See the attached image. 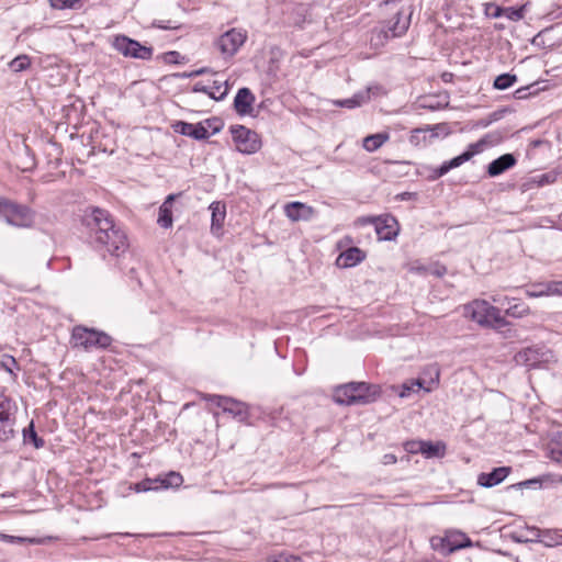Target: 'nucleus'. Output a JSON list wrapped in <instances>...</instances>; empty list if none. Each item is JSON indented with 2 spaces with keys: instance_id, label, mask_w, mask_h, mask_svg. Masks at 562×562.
Segmentation results:
<instances>
[{
  "instance_id": "1",
  "label": "nucleus",
  "mask_w": 562,
  "mask_h": 562,
  "mask_svg": "<svg viewBox=\"0 0 562 562\" xmlns=\"http://www.w3.org/2000/svg\"><path fill=\"white\" fill-rule=\"evenodd\" d=\"M82 225L88 232L90 244L103 256L120 257L128 248L125 232L114 223L111 214L100 207H88L82 215Z\"/></svg>"
},
{
  "instance_id": "2",
  "label": "nucleus",
  "mask_w": 562,
  "mask_h": 562,
  "mask_svg": "<svg viewBox=\"0 0 562 562\" xmlns=\"http://www.w3.org/2000/svg\"><path fill=\"white\" fill-rule=\"evenodd\" d=\"M379 395V386L366 382H350L334 391V401L340 405H363L373 402Z\"/></svg>"
},
{
  "instance_id": "3",
  "label": "nucleus",
  "mask_w": 562,
  "mask_h": 562,
  "mask_svg": "<svg viewBox=\"0 0 562 562\" xmlns=\"http://www.w3.org/2000/svg\"><path fill=\"white\" fill-rule=\"evenodd\" d=\"M463 315L467 318L484 327H505L508 325L501 315V310L491 305L485 300H474L463 306Z\"/></svg>"
},
{
  "instance_id": "4",
  "label": "nucleus",
  "mask_w": 562,
  "mask_h": 562,
  "mask_svg": "<svg viewBox=\"0 0 562 562\" xmlns=\"http://www.w3.org/2000/svg\"><path fill=\"white\" fill-rule=\"evenodd\" d=\"M0 218L12 226L31 227L34 223V212L26 205L0 198Z\"/></svg>"
},
{
  "instance_id": "5",
  "label": "nucleus",
  "mask_w": 562,
  "mask_h": 562,
  "mask_svg": "<svg viewBox=\"0 0 562 562\" xmlns=\"http://www.w3.org/2000/svg\"><path fill=\"white\" fill-rule=\"evenodd\" d=\"M71 340L74 347H81L85 350L105 349L112 342V338L108 334L85 326H76L72 329Z\"/></svg>"
},
{
  "instance_id": "6",
  "label": "nucleus",
  "mask_w": 562,
  "mask_h": 562,
  "mask_svg": "<svg viewBox=\"0 0 562 562\" xmlns=\"http://www.w3.org/2000/svg\"><path fill=\"white\" fill-rule=\"evenodd\" d=\"M112 47L124 57L149 60L153 57V47L144 46L126 35H115L111 41Z\"/></svg>"
},
{
  "instance_id": "7",
  "label": "nucleus",
  "mask_w": 562,
  "mask_h": 562,
  "mask_svg": "<svg viewBox=\"0 0 562 562\" xmlns=\"http://www.w3.org/2000/svg\"><path fill=\"white\" fill-rule=\"evenodd\" d=\"M231 133L237 150L241 154L251 155L261 148V140L255 131L244 125H233Z\"/></svg>"
},
{
  "instance_id": "8",
  "label": "nucleus",
  "mask_w": 562,
  "mask_h": 562,
  "mask_svg": "<svg viewBox=\"0 0 562 562\" xmlns=\"http://www.w3.org/2000/svg\"><path fill=\"white\" fill-rule=\"evenodd\" d=\"M359 222L363 225L373 224L380 240H393L400 232L398 222L391 214L361 217L359 218Z\"/></svg>"
},
{
  "instance_id": "9",
  "label": "nucleus",
  "mask_w": 562,
  "mask_h": 562,
  "mask_svg": "<svg viewBox=\"0 0 562 562\" xmlns=\"http://www.w3.org/2000/svg\"><path fill=\"white\" fill-rule=\"evenodd\" d=\"M247 40V34L243 30L231 29L214 42V46L218 49L223 58L233 57Z\"/></svg>"
},
{
  "instance_id": "10",
  "label": "nucleus",
  "mask_w": 562,
  "mask_h": 562,
  "mask_svg": "<svg viewBox=\"0 0 562 562\" xmlns=\"http://www.w3.org/2000/svg\"><path fill=\"white\" fill-rule=\"evenodd\" d=\"M409 20L404 19L402 12H397L390 21L381 27L373 30L371 41L378 40L382 43L383 40L400 37L407 31Z\"/></svg>"
},
{
  "instance_id": "11",
  "label": "nucleus",
  "mask_w": 562,
  "mask_h": 562,
  "mask_svg": "<svg viewBox=\"0 0 562 562\" xmlns=\"http://www.w3.org/2000/svg\"><path fill=\"white\" fill-rule=\"evenodd\" d=\"M15 405H12L10 400L5 398L0 402V441L7 442L13 439L16 435L15 426Z\"/></svg>"
},
{
  "instance_id": "12",
  "label": "nucleus",
  "mask_w": 562,
  "mask_h": 562,
  "mask_svg": "<svg viewBox=\"0 0 562 562\" xmlns=\"http://www.w3.org/2000/svg\"><path fill=\"white\" fill-rule=\"evenodd\" d=\"M510 472V467L495 468L488 473L482 472L477 475V484L482 487L491 488L502 483Z\"/></svg>"
},
{
  "instance_id": "13",
  "label": "nucleus",
  "mask_w": 562,
  "mask_h": 562,
  "mask_svg": "<svg viewBox=\"0 0 562 562\" xmlns=\"http://www.w3.org/2000/svg\"><path fill=\"white\" fill-rule=\"evenodd\" d=\"M175 131L184 136L192 137L196 140L206 139L210 136V133L204 125L203 122L198 124H192L183 121H179L175 124Z\"/></svg>"
},
{
  "instance_id": "14",
  "label": "nucleus",
  "mask_w": 562,
  "mask_h": 562,
  "mask_svg": "<svg viewBox=\"0 0 562 562\" xmlns=\"http://www.w3.org/2000/svg\"><path fill=\"white\" fill-rule=\"evenodd\" d=\"M517 164L514 154H504L487 165L486 172L490 177H497L512 169Z\"/></svg>"
},
{
  "instance_id": "15",
  "label": "nucleus",
  "mask_w": 562,
  "mask_h": 562,
  "mask_svg": "<svg viewBox=\"0 0 562 562\" xmlns=\"http://www.w3.org/2000/svg\"><path fill=\"white\" fill-rule=\"evenodd\" d=\"M254 102L255 95L250 89L244 87L240 88L235 95L234 109L239 115H247L251 113Z\"/></svg>"
},
{
  "instance_id": "16",
  "label": "nucleus",
  "mask_w": 562,
  "mask_h": 562,
  "mask_svg": "<svg viewBox=\"0 0 562 562\" xmlns=\"http://www.w3.org/2000/svg\"><path fill=\"white\" fill-rule=\"evenodd\" d=\"M471 546L472 542L470 538H468L464 533H458L441 539V551L446 555L451 554L457 550L469 548Z\"/></svg>"
},
{
  "instance_id": "17",
  "label": "nucleus",
  "mask_w": 562,
  "mask_h": 562,
  "mask_svg": "<svg viewBox=\"0 0 562 562\" xmlns=\"http://www.w3.org/2000/svg\"><path fill=\"white\" fill-rule=\"evenodd\" d=\"M364 259L366 252L363 250L358 247H350L338 256L336 263L340 268H350L362 262Z\"/></svg>"
},
{
  "instance_id": "18",
  "label": "nucleus",
  "mask_w": 562,
  "mask_h": 562,
  "mask_svg": "<svg viewBox=\"0 0 562 562\" xmlns=\"http://www.w3.org/2000/svg\"><path fill=\"white\" fill-rule=\"evenodd\" d=\"M285 215L293 222L304 220L308 221L314 214L312 206L305 205L301 202L288 203L284 207Z\"/></svg>"
},
{
  "instance_id": "19",
  "label": "nucleus",
  "mask_w": 562,
  "mask_h": 562,
  "mask_svg": "<svg viewBox=\"0 0 562 562\" xmlns=\"http://www.w3.org/2000/svg\"><path fill=\"white\" fill-rule=\"evenodd\" d=\"M223 404V412L238 418L239 422H245L248 418V407L245 403L236 401L232 397L221 400Z\"/></svg>"
},
{
  "instance_id": "20",
  "label": "nucleus",
  "mask_w": 562,
  "mask_h": 562,
  "mask_svg": "<svg viewBox=\"0 0 562 562\" xmlns=\"http://www.w3.org/2000/svg\"><path fill=\"white\" fill-rule=\"evenodd\" d=\"M181 193L178 194H169L164 203L159 207V214L157 223L162 228H169L172 226V202L179 196Z\"/></svg>"
},
{
  "instance_id": "21",
  "label": "nucleus",
  "mask_w": 562,
  "mask_h": 562,
  "mask_svg": "<svg viewBox=\"0 0 562 562\" xmlns=\"http://www.w3.org/2000/svg\"><path fill=\"white\" fill-rule=\"evenodd\" d=\"M210 210L212 213L211 232L215 235H218L226 216V206L224 203L216 201L211 203Z\"/></svg>"
},
{
  "instance_id": "22",
  "label": "nucleus",
  "mask_w": 562,
  "mask_h": 562,
  "mask_svg": "<svg viewBox=\"0 0 562 562\" xmlns=\"http://www.w3.org/2000/svg\"><path fill=\"white\" fill-rule=\"evenodd\" d=\"M389 138L390 136L387 133L369 135L363 139V148L369 153H373L378 150Z\"/></svg>"
},
{
  "instance_id": "23",
  "label": "nucleus",
  "mask_w": 562,
  "mask_h": 562,
  "mask_svg": "<svg viewBox=\"0 0 562 562\" xmlns=\"http://www.w3.org/2000/svg\"><path fill=\"white\" fill-rule=\"evenodd\" d=\"M446 451V445L443 442H431L424 441L423 453L426 458L442 457Z\"/></svg>"
},
{
  "instance_id": "24",
  "label": "nucleus",
  "mask_w": 562,
  "mask_h": 562,
  "mask_svg": "<svg viewBox=\"0 0 562 562\" xmlns=\"http://www.w3.org/2000/svg\"><path fill=\"white\" fill-rule=\"evenodd\" d=\"M367 102H368V94L357 92L351 98L337 100L335 102V104L338 106H342V108L353 109V108L360 106Z\"/></svg>"
},
{
  "instance_id": "25",
  "label": "nucleus",
  "mask_w": 562,
  "mask_h": 562,
  "mask_svg": "<svg viewBox=\"0 0 562 562\" xmlns=\"http://www.w3.org/2000/svg\"><path fill=\"white\" fill-rule=\"evenodd\" d=\"M228 89L229 87H225L224 90L222 92H220V94H216V92L214 90H211V86H206L202 82H196L193 88H192V91L193 92H202V93H205L207 94L211 99L213 100H216V101H220V100H223L227 93H228Z\"/></svg>"
},
{
  "instance_id": "26",
  "label": "nucleus",
  "mask_w": 562,
  "mask_h": 562,
  "mask_svg": "<svg viewBox=\"0 0 562 562\" xmlns=\"http://www.w3.org/2000/svg\"><path fill=\"white\" fill-rule=\"evenodd\" d=\"M160 488L178 487L182 484L183 479L178 472H169L166 476H158Z\"/></svg>"
},
{
  "instance_id": "27",
  "label": "nucleus",
  "mask_w": 562,
  "mask_h": 562,
  "mask_svg": "<svg viewBox=\"0 0 562 562\" xmlns=\"http://www.w3.org/2000/svg\"><path fill=\"white\" fill-rule=\"evenodd\" d=\"M23 440L31 441L36 449L43 448L45 445L44 439L37 436L33 422L23 429Z\"/></svg>"
},
{
  "instance_id": "28",
  "label": "nucleus",
  "mask_w": 562,
  "mask_h": 562,
  "mask_svg": "<svg viewBox=\"0 0 562 562\" xmlns=\"http://www.w3.org/2000/svg\"><path fill=\"white\" fill-rule=\"evenodd\" d=\"M49 4L55 10H81L83 7L82 0H49Z\"/></svg>"
},
{
  "instance_id": "29",
  "label": "nucleus",
  "mask_w": 562,
  "mask_h": 562,
  "mask_svg": "<svg viewBox=\"0 0 562 562\" xmlns=\"http://www.w3.org/2000/svg\"><path fill=\"white\" fill-rule=\"evenodd\" d=\"M517 81V76L512 74H502L494 80L493 87L496 90H506Z\"/></svg>"
},
{
  "instance_id": "30",
  "label": "nucleus",
  "mask_w": 562,
  "mask_h": 562,
  "mask_svg": "<svg viewBox=\"0 0 562 562\" xmlns=\"http://www.w3.org/2000/svg\"><path fill=\"white\" fill-rule=\"evenodd\" d=\"M505 314L512 317L520 318L529 314V306L524 302H515L509 304L506 308Z\"/></svg>"
},
{
  "instance_id": "31",
  "label": "nucleus",
  "mask_w": 562,
  "mask_h": 562,
  "mask_svg": "<svg viewBox=\"0 0 562 562\" xmlns=\"http://www.w3.org/2000/svg\"><path fill=\"white\" fill-rule=\"evenodd\" d=\"M31 66V58L27 55H19L9 63V67L13 72H21Z\"/></svg>"
},
{
  "instance_id": "32",
  "label": "nucleus",
  "mask_w": 562,
  "mask_h": 562,
  "mask_svg": "<svg viewBox=\"0 0 562 562\" xmlns=\"http://www.w3.org/2000/svg\"><path fill=\"white\" fill-rule=\"evenodd\" d=\"M134 490L138 493L160 490L158 476L155 479L147 477L136 483Z\"/></svg>"
},
{
  "instance_id": "33",
  "label": "nucleus",
  "mask_w": 562,
  "mask_h": 562,
  "mask_svg": "<svg viewBox=\"0 0 562 562\" xmlns=\"http://www.w3.org/2000/svg\"><path fill=\"white\" fill-rule=\"evenodd\" d=\"M506 134L502 131H493L491 133L485 134L482 139L486 146H495L503 142Z\"/></svg>"
},
{
  "instance_id": "34",
  "label": "nucleus",
  "mask_w": 562,
  "mask_h": 562,
  "mask_svg": "<svg viewBox=\"0 0 562 562\" xmlns=\"http://www.w3.org/2000/svg\"><path fill=\"white\" fill-rule=\"evenodd\" d=\"M419 389H425L427 392L431 390V387H425L424 382L422 380H416L411 382L409 384L404 383L402 386V391L400 393L401 397H406L411 394V392Z\"/></svg>"
},
{
  "instance_id": "35",
  "label": "nucleus",
  "mask_w": 562,
  "mask_h": 562,
  "mask_svg": "<svg viewBox=\"0 0 562 562\" xmlns=\"http://www.w3.org/2000/svg\"><path fill=\"white\" fill-rule=\"evenodd\" d=\"M424 440H411L405 442L404 448L408 453H423Z\"/></svg>"
},
{
  "instance_id": "36",
  "label": "nucleus",
  "mask_w": 562,
  "mask_h": 562,
  "mask_svg": "<svg viewBox=\"0 0 562 562\" xmlns=\"http://www.w3.org/2000/svg\"><path fill=\"white\" fill-rule=\"evenodd\" d=\"M203 123H204V125L206 126L207 130L209 128L212 130L210 135H214V134L218 133L222 130V127H223V123L221 122L220 119H216V117L207 119Z\"/></svg>"
},
{
  "instance_id": "37",
  "label": "nucleus",
  "mask_w": 562,
  "mask_h": 562,
  "mask_svg": "<svg viewBox=\"0 0 562 562\" xmlns=\"http://www.w3.org/2000/svg\"><path fill=\"white\" fill-rule=\"evenodd\" d=\"M531 355H533V351L531 349L520 351L516 356V361L519 363H525L527 366H533L536 361H531Z\"/></svg>"
},
{
  "instance_id": "38",
  "label": "nucleus",
  "mask_w": 562,
  "mask_h": 562,
  "mask_svg": "<svg viewBox=\"0 0 562 562\" xmlns=\"http://www.w3.org/2000/svg\"><path fill=\"white\" fill-rule=\"evenodd\" d=\"M471 159V154L462 153L461 155L448 160V165L450 169L458 168L462 164L469 161Z\"/></svg>"
},
{
  "instance_id": "39",
  "label": "nucleus",
  "mask_w": 562,
  "mask_h": 562,
  "mask_svg": "<svg viewBox=\"0 0 562 562\" xmlns=\"http://www.w3.org/2000/svg\"><path fill=\"white\" fill-rule=\"evenodd\" d=\"M359 92L368 94V102L371 100L372 97L385 94L384 89L379 85L370 86L364 91H359Z\"/></svg>"
},
{
  "instance_id": "40",
  "label": "nucleus",
  "mask_w": 562,
  "mask_h": 562,
  "mask_svg": "<svg viewBox=\"0 0 562 562\" xmlns=\"http://www.w3.org/2000/svg\"><path fill=\"white\" fill-rule=\"evenodd\" d=\"M484 147H486L485 143L483 142V139H479L476 143H472L468 146V149L464 151L465 154H471V158L481 153Z\"/></svg>"
},
{
  "instance_id": "41",
  "label": "nucleus",
  "mask_w": 562,
  "mask_h": 562,
  "mask_svg": "<svg viewBox=\"0 0 562 562\" xmlns=\"http://www.w3.org/2000/svg\"><path fill=\"white\" fill-rule=\"evenodd\" d=\"M507 18L512 21H519L524 18L525 7H520L518 9L515 8H508L507 9Z\"/></svg>"
},
{
  "instance_id": "42",
  "label": "nucleus",
  "mask_w": 562,
  "mask_h": 562,
  "mask_svg": "<svg viewBox=\"0 0 562 562\" xmlns=\"http://www.w3.org/2000/svg\"><path fill=\"white\" fill-rule=\"evenodd\" d=\"M425 271H427L431 276L436 277H442L447 272V268L442 265L436 263L434 266H430L429 268H424Z\"/></svg>"
},
{
  "instance_id": "43",
  "label": "nucleus",
  "mask_w": 562,
  "mask_h": 562,
  "mask_svg": "<svg viewBox=\"0 0 562 562\" xmlns=\"http://www.w3.org/2000/svg\"><path fill=\"white\" fill-rule=\"evenodd\" d=\"M547 294L562 295V281L548 283L547 284Z\"/></svg>"
},
{
  "instance_id": "44",
  "label": "nucleus",
  "mask_w": 562,
  "mask_h": 562,
  "mask_svg": "<svg viewBox=\"0 0 562 562\" xmlns=\"http://www.w3.org/2000/svg\"><path fill=\"white\" fill-rule=\"evenodd\" d=\"M557 176L555 172L543 173L539 177L538 183L540 186L553 183L557 180Z\"/></svg>"
},
{
  "instance_id": "45",
  "label": "nucleus",
  "mask_w": 562,
  "mask_h": 562,
  "mask_svg": "<svg viewBox=\"0 0 562 562\" xmlns=\"http://www.w3.org/2000/svg\"><path fill=\"white\" fill-rule=\"evenodd\" d=\"M203 400L215 404L217 407L223 408L222 401H220V400H227V396L215 395V394H205V395H203Z\"/></svg>"
},
{
  "instance_id": "46",
  "label": "nucleus",
  "mask_w": 562,
  "mask_h": 562,
  "mask_svg": "<svg viewBox=\"0 0 562 562\" xmlns=\"http://www.w3.org/2000/svg\"><path fill=\"white\" fill-rule=\"evenodd\" d=\"M2 367L9 372V373H13V370L12 368H18V362L16 360L11 357V356H7L5 359L2 361Z\"/></svg>"
},
{
  "instance_id": "47",
  "label": "nucleus",
  "mask_w": 562,
  "mask_h": 562,
  "mask_svg": "<svg viewBox=\"0 0 562 562\" xmlns=\"http://www.w3.org/2000/svg\"><path fill=\"white\" fill-rule=\"evenodd\" d=\"M538 288H540L539 290H527L526 291V294L527 296L529 297H540V296H543V295H548L547 294V284L546 285H537Z\"/></svg>"
},
{
  "instance_id": "48",
  "label": "nucleus",
  "mask_w": 562,
  "mask_h": 562,
  "mask_svg": "<svg viewBox=\"0 0 562 562\" xmlns=\"http://www.w3.org/2000/svg\"><path fill=\"white\" fill-rule=\"evenodd\" d=\"M541 479H531V480H526L524 482H520L517 484V486L519 487H535L537 485H541Z\"/></svg>"
},
{
  "instance_id": "49",
  "label": "nucleus",
  "mask_w": 562,
  "mask_h": 562,
  "mask_svg": "<svg viewBox=\"0 0 562 562\" xmlns=\"http://www.w3.org/2000/svg\"><path fill=\"white\" fill-rule=\"evenodd\" d=\"M210 71H211L210 68L203 67V68L193 70L191 72H184L182 75V77H184V78H192V77H196V76H201V75L207 74Z\"/></svg>"
},
{
  "instance_id": "50",
  "label": "nucleus",
  "mask_w": 562,
  "mask_h": 562,
  "mask_svg": "<svg viewBox=\"0 0 562 562\" xmlns=\"http://www.w3.org/2000/svg\"><path fill=\"white\" fill-rule=\"evenodd\" d=\"M226 86L228 87L227 81L223 82V81L214 80L213 85L211 86V90H214L216 92V94H220V92H222Z\"/></svg>"
},
{
  "instance_id": "51",
  "label": "nucleus",
  "mask_w": 562,
  "mask_h": 562,
  "mask_svg": "<svg viewBox=\"0 0 562 562\" xmlns=\"http://www.w3.org/2000/svg\"><path fill=\"white\" fill-rule=\"evenodd\" d=\"M180 56V54L176 50L167 52L165 54V60L167 63H177V58Z\"/></svg>"
},
{
  "instance_id": "52",
  "label": "nucleus",
  "mask_w": 562,
  "mask_h": 562,
  "mask_svg": "<svg viewBox=\"0 0 562 562\" xmlns=\"http://www.w3.org/2000/svg\"><path fill=\"white\" fill-rule=\"evenodd\" d=\"M451 169L447 161H445L440 167L437 168V176H445L447 172H449Z\"/></svg>"
},
{
  "instance_id": "53",
  "label": "nucleus",
  "mask_w": 562,
  "mask_h": 562,
  "mask_svg": "<svg viewBox=\"0 0 562 562\" xmlns=\"http://www.w3.org/2000/svg\"><path fill=\"white\" fill-rule=\"evenodd\" d=\"M451 169L447 161H445L440 167L437 168V176H445L447 172H449Z\"/></svg>"
},
{
  "instance_id": "54",
  "label": "nucleus",
  "mask_w": 562,
  "mask_h": 562,
  "mask_svg": "<svg viewBox=\"0 0 562 562\" xmlns=\"http://www.w3.org/2000/svg\"><path fill=\"white\" fill-rule=\"evenodd\" d=\"M396 462V457L394 454L387 453L383 457L384 464H393Z\"/></svg>"
},
{
  "instance_id": "55",
  "label": "nucleus",
  "mask_w": 562,
  "mask_h": 562,
  "mask_svg": "<svg viewBox=\"0 0 562 562\" xmlns=\"http://www.w3.org/2000/svg\"><path fill=\"white\" fill-rule=\"evenodd\" d=\"M527 90L528 88H520L515 91V98L516 99H524L527 97Z\"/></svg>"
},
{
  "instance_id": "56",
  "label": "nucleus",
  "mask_w": 562,
  "mask_h": 562,
  "mask_svg": "<svg viewBox=\"0 0 562 562\" xmlns=\"http://www.w3.org/2000/svg\"><path fill=\"white\" fill-rule=\"evenodd\" d=\"M499 119V115L497 112H494L493 114H491V119L488 121H485V122H482V126H487L490 123H492L493 121H496Z\"/></svg>"
},
{
  "instance_id": "57",
  "label": "nucleus",
  "mask_w": 562,
  "mask_h": 562,
  "mask_svg": "<svg viewBox=\"0 0 562 562\" xmlns=\"http://www.w3.org/2000/svg\"><path fill=\"white\" fill-rule=\"evenodd\" d=\"M267 562H289L288 559L283 555H279L277 558H269Z\"/></svg>"
},
{
  "instance_id": "58",
  "label": "nucleus",
  "mask_w": 562,
  "mask_h": 562,
  "mask_svg": "<svg viewBox=\"0 0 562 562\" xmlns=\"http://www.w3.org/2000/svg\"><path fill=\"white\" fill-rule=\"evenodd\" d=\"M503 13V9L501 7L494 5V12L492 13L493 18H499Z\"/></svg>"
},
{
  "instance_id": "59",
  "label": "nucleus",
  "mask_w": 562,
  "mask_h": 562,
  "mask_svg": "<svg viewBox=\"0 0 562 562\" xmlns=\"http://www.w3.org/2000/svg\"><path fill=\"white\" fill-rule=\"evenodd\" d=\"M412 196V193L411 192H404V193H401L397 195V198L402 201H405V200H409Z\"/></svg>"
},
{
  "instance_id": "60",
  "label": "nucleus",
  "mask_w": 562,
  "mask_h": 562,
  "mask_svg": "<svg viewBox=\"0 0 562 562\" xmlns=\"http://www.w3.org/2000/svg\"><path fill=\"white\" fill-rule=\"evenodd\" d=\"M430 180H437L440 176H437V168L432 170L431 175L428 177Z\"/></svg>"
},
{
  "instance_id": "61",
  "label": "nucleus",
  "mask_w": 562,
  "mask_h": 562,
  "mask_svg": "<svg viewBox=\"0 0 562 562\" xmlns=\"http://www.w3.org/2000/svg\"><path fill=\"white\" fill-rule=\"evenodd\" d=\"M492 301H493L494 303L503 304L502 297H501V296H498V295H494V296H492Z\"/></svg>"
},
{
  "instance_id": "62",
  "label": "nucleus",
  "mask_w": 562,
  "mask_h": 562,
  "mask_svg": "<svg viewBox=\"0 0 562 562\" xmlns=\"http://www.w3.org/2000/svg\"><path fill=\"white\" fill-rule=\"evenodd\" d=\"M431 383L432 384H438L439 383V371L436 370V379H431Z\"/></svg>"
},
{
  "instance_id": "63",
  "label": "nucleus",
  "mask_w": 562,
  "mask_h": 562,
  "mask_svg": "<svg viewBox=\"0 0 562 562\" xmlns=\"http://www.w3.org/2000/svg\"><path fill=\"white\" fill-rule=\"evenodd\" d=\"M541 144H542V140H540V139H536V140H532V142H531V146H532V147H538V146H540Z\"/></svg>"
},
{
  "instance_id": "64",
  "label": "nucleus",
  "mask_w": 562,
  "mask_h": 562,
  "mask_svg": "<svg viewBox=\"0 0 562 562\" xmlns=\"http://www.w3.org/2000/svg\"><path fill=\"white\" fill-rule=\"evenodd\" d=\"M502 301H503L502 305H504L505 303H507L509 305L512 303V300L509 297H507V296L503 297ZM513 301H516V300L513 299Z\"/></svg>"
}]
</instances>
